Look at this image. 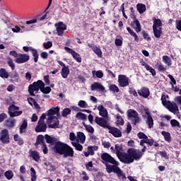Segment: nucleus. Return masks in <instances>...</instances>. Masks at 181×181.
<instances>
[{
  "label": "nucleus",
  "instance_id": "nucleus-11",
  "mask_svg": "<svg viewBox=\"0 0 181 181\" xmlns=\"http://www.w3.org/2000/svg\"><path fill=\"white\" fill-rule=\"evenodd\" d=\"M30 59V57L28 54H19L18 57L15 59V62L17 63V64H23V63L29 62Z\"/></svg>",
  "mask_w": 181,
  "mask_h": 181
},
{
  "label": "nucleus",
  "instance_id": "nucleus-27",
  "mask_svg": "<svg viewBox=\"0 0 181 181\" xmlns=\"http://www.w3.org/2000/svg\"><path fill=\"white\" fill-rule=\"evenodd\" d=\"M41 144L42 146L45 145V144H46L45 143V136L42 134L37 136L35 146H37V145H41Z\"/></svg>",
  "mask_w": 181,
  "mask_h": 181
},
{
  "label": "nucleus",
  "instance_id": "nucleus-22",
  "mask_svg": "<svg viewBox=\"0 0 181 181\" xmlns=\"http://www.w3.org/2000/svg\"><path fill=\"white\" fill-rule=\"evenodd\" d=\"M145 144H148V146H153V139H141L140 141V146H145Z\"/></svg>",
  "mask_w": 181,
  "mask_h": 181
},
{
  "label": "nucleus",
  "instance_id": "nucleus-35",
  "mask_svg": "<svg viewBox=\"0 0 181 181\" xmlns=\"http://www.w3.org/2000/svg\"><path fill=\"white\" fill-rule=\"evenodd\" d=\"M26 128H28V120L24 119L20 127V129H19L20 134H23V132H25V129H26Z\"/></svg>",
  "mask_w": 181,
  "mask_h": 181
},
{
  "label": "nucleus",
  "instance_id": "nucleus-44",
  "mask_svg": "<svg viewBox=\"0 0 181 181\" xmlns=\"http://www.w3.org/2000/svg\"><path fill=\"white\" fill-rule=\"evenodd\" d=\"M77 137L81 141V144H84L86 142V134H84V133L81 132H78Z\"/></svg>",
  "mask_w": 181,
  "mask_h": 181
},
{
  "label": "nucleus",
  "instance_id": "nucleus-42",
  "mask_svg": "<svg viewBox=\"0 0 181 181\" xmlns=\"http://www.w3.org/2000/svg\"><path fill=\"white\" fill-rule=\"evenodd\" d=\"M83 125L84 128L86 129V131L89 132V134H94V127H93V126L87 124L84 122H83Z\"/></svg>",
  "mask_w": 181,
  "mask_h": 181
},
{
  "label": "nucleus",
  "instance_id": "nucleus-59",
  "mask_svg": "<svg viewBox=\"0 0 181 181\" xmlns=\"http://www.w3.org/2000/svg\"><path fill=\"white\" fill-rule=\"evenodd\" d=\"M137 136H138L139 139H148V136H146V134H145V133H144V132H139L137 134Z\"/></svg>",
  "mask_w": 181,
  "mask_h": 181
},
{
  "label": "nucleus",
  "instance_id": "nucleus-37",
  "mask_svg": "<svg viewBox=\"0 0 181 181\" xmlns=\"http://www.w3.org/2000/svg\"><path fill=\"white\" fill-rule=\"evenodd\" d=\"M30 157L33 158V160H35V162H39V159H40L39 152L36 151H33L30 153Z\"/></svg>",
  "mask_w": 181,
  "mask_h": 181
},
{
  "label": "nucleus",
  "instance_id": "nucleus-30",
  "mask_svg": "<svg viewBox=\"0 0 181 181\" xmlns=\"http://www.w3.org/2000/svg\"><path fill=\"white\" fill-rule=\"evenodd\" d=\"M127 30L129 33V35H131V36L134 37V41L138 43L139 42V37H138V35H136V33L132 30L129 27L127 28Z\"/></svg>",
  "mask_w": 181,
  "mask_h": 181
},
{
  "label": "nucleus",
  "instance_id": "nucleus-15",
  "mask_svg": "<svg viewBox=\"0 0 181 181\" xmlns=\"http://www.w3.org/2000/svg\"><path fill=\"white\" fill-rule=\"evenodd\" d=\"M107 129L109 130V134L113 135L115 138H121V136H122V132L117 127L109 126Z\"/></svg>",
  "mask_w": 181,
  "mask_h": 181
},
{
  "label": "nucleus",
  "instance_id": "nucleus-6",
  "mask_svg": "<svg viewBox=\"0 0 181 181\" xmlns=\"http://www.w3.org/2000/svg\"><path fill=\"white\" fill-rule=\"evenodd\" d=\"M66 146L67 144L58 141H57L52 149L54 152H55V153H58L59 155H63V152H64V149Z\"/></svg>",
  "mask_w": 181,
  "mask_h": 181
},
{
  "label": "nucleus",
  "instance_id": "nucleus-32",
  "mask_svg": "<svg viewBox=\"0 0 181 181\" xmlns=\"http://www.w3.org/2000/svg\"><path fill=\"white\" fill-rule=\"evenodd\" d=\"M61 74L63 78H66L69 74H70V69H69V66L62 67Z\"/></svg>",
  "mask_w": 181,
  "mask_h": 181
},
{
  "label": "nucleus",
  "instance_id": "nucleus-26",
  "mask_svg": "<svg viewBox=\"0 0 181 181\" xmlns=\"http://www.w3.org/2000/svg\"><path fill=\"white\" fill-rule=\"evenodd\" d=\"M153 29L162 28V25L163 24L162 23V21H160V19L153 18Z\"/></svg>",
  "mask_w": 181,
  "mask_h": 181
},
{
  "label": "nucleus",
  "instance_id": "nucleus-21",
  "mask_svg": "<svg viewBox=\"0 0 181 181\" xmlns=\"http://www.w3.org/2000/svg\"><path fill=\"white\" fill-rule=\"evenodd\" d=\"M45 139L47 144H50L51 145L55 146L56 144L57 143V138L53 136L52 137L49 134H45Z\"/></svg>",
  "mask_w": 181,
  "mask_h": 181
},
{
  "label": "nucleus",
  "instance_id": "nucleus-49",
  "mask_svg": "<svg viewBox=\"0 0 181 181\" xmlns=\"http://www.w3.org/2000/svg\"><path fill=\"white\" fill-rule=\"evenodd\" d=\"M141 35L144 40H146L147 42H151L152 40V38H151V36H149V34L146 30H143Z\"/></svg>",
  "mask_w": 181,
  "mask_h": 181
},
{
  "label": "nucleus",
  "instance_id": "nucleus-25",
  "mask_svg": "<svg viewBox=\"0 0 181 181\" xmlns=\"http://www.w3.org/2000/svg\"><path fill=\"white\" fill-rule=\"evenodd\" d=\"M170 125L173 128H177V131H181V124L177 119H173L170 120Z\"/></svg>",
  "mask_w": 181,
  "mask_h": 181
},
{
  "label": "nucleus",
  "instance_id": "nucleus-63",
  "mask_svg": "<svg viewBox=\"0 0 181 181\" xmlns=\"http://www.w3.org/2000/svg\"><path fill=\"white\" fill-rule=\"evenodd\" d=\"M129 94H132L134 97H138V93H136V90L134 88H129Z\"/></svg>",
  "mask_w": 181,
  "mask_h": 181
},
{
  "label": "nucleus",
  "instance_id": "nucleus-23",
  "mask_svg": "<svg viewBox=\"0 0 181 181\" xmlns=\"http://www.w3.org/2000/svg\"><path fill=\"white\" fill-rule=\"evenodd\" d=\"M98 110L99 111V115H100V117L105 118V117L108 115V112L107 111V109H105L103 105H99L98 107Z\"/></svg>",
  "mask_w": 181,
  "mask_h": 181
},
{
  "label": "nucleus",
  "instance_id": "nucleus-56",
  "mask_svg": "<svg viewBox=\"0 0 181 181\" xmlns=\"http://www.w3.org/2000/svg\"><path fill=\"white\" fill-rule=\"evenodd\" d=\"M60 122L59 120L55 121L53 124H49V128H52L53 129H56V128H59V125Z\"/></svg>",
  "mask_w": 181,
  "mask_h": 181
},
{
  "label": "nucleus",
  "instance_id": "nucleus-38",
  "mask_svg": "<svg viewBox=\"0 0 181 181\" xmlns=\"http://www.w3.org/2000/svg\"><path fill=\"white\" fill-rule=\"evenodd\" d=\"M13 139L15 142H18V144L20 145V146H22L25 142L23 141V139L19 136V134H15L13 136Z\"/></svg>",
  "mask_w": 181,
  "mask_h": 181
},
{
  "label": "nucleus",
  "instance_id": "nucleus-39",
  "mask_svg": "<svg viewBox=\"0 0 181 181\" xmlns=\"http://www.w3.org/2000/svg\"><path fill=\"white\" fill-rule=\"evenodd\" d=\"M0 77L1 78H9V74L6 71V69L4 68L0 69Z\"/></svg>",
  "mask_w": 181,
  "mask_h": 181
},
{
  "label": "nucleus",
  "instance_id": "nucleus-41",
  "mask_svg": "<svg viewBox=\"0 0 181 181\" xmlns=\"http://www.w3.org/2000/svg\"><path fill=\"white\" fill-rule=\"evenodd\" d=\"M29 104L32 105V107H35V110H40V106L33 98H30V101H28Z\"/></svg>",
  "mask_w": 181,
  "mask_h": 181
},
{
  "label": "nucleus",
  "instance_id": "nucleus-45",
  "mask_svg": "<svg viewBox=\"0 0 181 181\" xmlns=\"http://www.w3.org/2000/svg\"><path fill=\"white\" fill-rule=\"evenodd\" d=\"M163 62H164L165 64H167V66L172 64V59L168 55L163 56Z\"/></svg>",
  "mask_w": 181,
  "mask_h": 181
},
{
  "label": "nucleus",
  "instance_id": "nucleus-43",
  "mask_svg": "<svg viewBox=\"0 0 181 181\" xmlns=\"http://www.w3.org/2000/svg\"><path fill=\"white\" fill-rule=\"evenodd\" d=\"M136 8H137V11L140 13H144V12H145V11H146V6H145V4H137Z\"/></svg>",
  "mask_w": 181,
  "mask_h": 181
},
{
  "label": "nucleus",
  "instance_id": "nucleus-28",
  "mask_svg": "<svg viewBox=\"0 0 181 181\" xmlns=\"http://www.w3.org/2000/svg\"><path fill=\"white\" fill-rule=\"evenodd\" d=\"M161 135L164 136V139L165 141H166V142H168V144H170V142H172V136L168 132L163 131L161 132Z\"/></svg>",
  "mask_w": 181,
  "mask_h": 181
},
{
  "label": "nucleus",
  "instance_id": "nucleus-20",
  "mask_svg": "<svg viewBox=\"0 0 181 181\" xmlns=\"http://www.w3.org/2000/svg\"><path fill=\"white\" fill-rule=\"evenodd\" d=\"M88 47L92 49L93 52L97 54L98 57H103V52L101 51V49L98 47L97 45L95 44H90L88 43Z\"/></svg>",
  "mask_w": 181,
  "mask_h": 181
},
{
  "label": "nucleus",
  "instance_id": "nucleus-61",
  "mask_svg": "<svg viewBox=\"0 0 181 181\" xmlns=\"http://www.w3.org/2000/svg\"><path fill=\"white\" fill-rule=\"evenodd\" d=\"M46 18H47V13H46L45 14L42 15V16H37L36 18L37 19V21H45V19H46Z\"/></svg>",
  "mask_w": 181,
  "mask_h": 181
},
{
  "label": "nucleus",
  "instance_id": "nucleus-47",
  "mask_svg": "<svg viewBox=\"0 0 181 181\" xmlns=\"http://www.w3.org/2000/svg\"><path fill=\"white\" fill-rule=\"evenodd\" d=\"M4 176L7 179V180H11L13 177V172L9 170L4 173Z\"/></svg>",
  "mask_w": 181,
  "mask_h": 181
},
{
  "label": "nucleus",
  "instance_id": "nucleus-1",
  "mask_svg": "<svg viewBox=\"0 0 181 181\" xmlns=\"http://www.w3.org/2000/svg\"><path fill=\"white\" fill-rule=\"evenodd\" d=\"M115 149L116 155L122 163L129 165L134 163V160H140L142 158V153L139 149L130 148L127 150V153L121 152L122 151V146L119 144H115Z\"/></svg>",
  "mask_w": 181,
  "mask_h": 181
},
{
  "label": "nucleus",
  "instance_id": "nucleus-5",
  "mask_svg": "<svg viewBox=\"0 0 181 181\" xmlns=\"http://www.w3.org/2000/svg\"><path fill=\"white\" fill-rule=\"evenodd\" d=\"M139 115L138 112L134 110H129L127 111V117L130 121H132V125H136V124H139L141 119H139Z\"/></svg>",
  "mask_w": 181,
  "mask_h": 181
},
{
  "label": "nucleus",
  "instance_id": "nucleus-62",
  "mask_svg": "<svg viewBox=\"0 0 181 181\" xmlns=\"http://www.w3.org/2000/svg\"><path fill=\"white\" fill-rule=\"evenodd\" d=\"M41 59H43V60H47L49 58V54L46 52H42L40 54Z\"/></svg>",
  "mask_w": 181,
  "mask_h": 181
},
{
  "label": "nucleus",
  "instance_id": "nucleus-46",
  "mask_svg": "<svg viewBox=\"0 0 181 181\" xmlns=\"http://www.w3.org/2000/svg\"><path fill=\"white\" fill-rule=\"evenodd\" d=\"M146 124L148 126V128H153V119L151 116V115H148L147 116V122Z\"/></svg>",
  "mask_w": 181,
  "mask_h": 181
},
{
  "label": "nucleus",
  "instance_id": "nucleus-17",
  "mask_svg": "<svg viewBox=\"0 0 181 181\" xmlns=\"http://www.w3.org/2000/svg\"><path fill=\"white\" fill-rule=\"evenodd\" d=\"M132 25L136 33H139L142 30V27H141V23H139V20L136 18V16H134L133 17V22L132 23Z\"/></svg>",
  "mask_w": 181,
  "mask_h": 181
},
{
  "label": "nucleus",
  "instance_id": "nucleus-51",
  "mask_svg": "<svg viewBox=\"0 0 181 181\" xmlns=\"http://www.w3.org/2000/svg\"><path fill=\"white\" fill-rule=\"evenodd\" d=\"M110 91H112V93H119V88L115 84H112L109 86Z\"/></svg>",
  "mask_w": 181,
  "mask_h": 181
},
{
  "label": "nucleus",
  "instance_id": "nucleus-36",
  "mask_svg": "<svg viewBox=\"0 0 181 181\" xmlns=\"http://www.w3.org/2000/svg\"><path fill=\"white\" fill-rule=\"evenodd\" d=\"M15 124H16V119H6L5 121V125L8 128H13V127H15Z\"/></svg>",
  "mask_w": 181,
  "mask_h": 181
},
{
  "label": "nucleus",
  "instance_id": "nucleus-34",
  "mask_svg": "<svg viewBox=\"0 0 181 181\" xmlns=\"http://www.w3.org/2000/svg\"><path fill=\"white\" fill-rule=\"evenodd\" d=\"M153 32L155 37H156L157 39H159V37L162 36V28H153Z\"/></svg>",
  "mask_w": 181,
  "mask_h": 181
},
{
  "label": "nucleus",
  "instance_id": "nucleus-2",
  "mask_svg": "<svg viewBox=\"0 0 181 181\" xmlns=\"http://www.w3.org/2000/svg\"><path fill=\"white\" fill-rule=\"evenodd\" d=\"M166 98H169V95H161V103L162 105L165 107V108H167V110H168V111H170V112H173V114H174L175 115H176V114H180L179 112V107H177V105L174 103H172V102H170V100H166Z\"/></svg>",
  "mask_w": 181,
  "mask_h": 181
},
{
  "label": "nucleus",
  "instance_id": "nucleus-29",
  "mask_svg": "<svg viewBox=\"0 0 181 181\" xmlns=\"http://www.w3.org/2000/svg\"><path fill=\"white\" fill-rule=\"evenodd\" d=\"M127 30L129 33V35H131V36L134 37V41L138 43L139 42V37H138V35H136V33L132 30L129 27L127 28Z\"/></svg>",
  "mask_w": 181,
  "mask_h": 181
},
{
  "label": "nucleus",
  "instance_id": "nucleus-13",
  "mask_svg": "<svg viewBox=\"0 0 181 181\" xmlns=\"http://www.w3.org/2000/svg\"><path fill=\"white\" fill-rule=\"evenodd\" d=\"M95 122L97 124V125H99V127H102V128H107L110 127L108 124V121L107 119H104V117H100L98 116H96L95 118Z\"/></svg>",
  "mask_w": 181,
  "mask_h": 181
},
{
  "label": "nucleus",
  "instance_id": "nucleus-19",
  "mask_svg": "<svg viewBox=\"0 0 181 181\" xmlns=\"http://www.w3.org/2000/svg\"><path fill=\"white\" fill-rule=\"evenodd\" d=\"M137 93L139 95L143 97L144 98H148L149 95H151V91H149V88L146 87H143L141 90H138Z\"/></svg>",
  "mask_w": 181,
  "mask_h": 181
},
{
  "label": "nucleus",
  "instance_id": "nucleus-31",
  "mask_svg": "<svg viewBox=\"0 0 181 181\" xmlns=\"http://www.w3.org/2000/svg\"><path fill=\"white\" fill-rule=\"evenodd\" d=\"M11 83L16 84V83H19V74L18 72H15L14 74H11L10 75Z\"/></svg>",
  "mask_w": 181,
  "mask_h": 181
},
{
  "label": "nucleus",
  "instance_id": "nucleus-24",
  "mask_svg": "<svg viewBox=\"0 0 181 181\" xmlns=\"http://www.w3.org/2000/svg\"><path fill=\"white\" fill-rule=\"evenodd\" d=\"M56 114L59 116L60 115V107L59 106L56 107H52L48 110L47 115H56Z\"/></svg>",
  "mask_w": 181,
  "mask_h": 181
},
{
  "label": "nucleus",
  "instance_id": "nucleus-50",
  "mask_svg": "<svg viewBox=\"0 0 181 181\" xmlns=\"http://www.w3.org/2000/svg\"><path fill=\"white\" fill-rule=\"evenodd\" d=\"M70 114H71V109L66 107L64 108V110L62 112V117H64V118H66V117H67V115H70Z\"/></svg>",
  "mask_w": 181,
  "mask_h": 181
},
{
  "label": "nucleus",
  "instance_id": "nucleus-33",
  "mask_svg": "<svg viewBox=\"0 0 181 181\" xmlns=\"http://www.w3.org/2000/svg\"><path fill=\"white\" fill-rule=\"evenodd\" d=\"M31 52L33 57L34 63H37L39 62V52L36 49H31Z\"/></svg>",
  "mask_w": 181,
  "mask_h": 181
},
{
  "label": "nucleus",
  "instance_id": "nucleus-54",
  "mask_svg": "<svg viewBox=\"0 0 181 181\" xmlns=\"http://www.w3.org/2000/svg\"><path fill=\"white\" fill-rule=\"evenodd\" d=\"M156 67L158 68V71H166V68L161 64V62H160V64L157 62Z\"/></svg>",
  "mask_w": 181,
  "mask_h": 181
},
{
  "label": "nucleus",
  "instance_id": "nucleus-3",
  "mask_svg": "<svg viewBox=\"0 0 181 181\" xmlns=\"http://www.w3.org/2000/svg\"><path fill=\"white\" fill-rule=\"evenodd\" d=\"M119 163H117L115 165H109L106 166V170L108 173H116L117 176V179L119 180H127V176L125 175V173H124V171L118 167Z\"/></svg>",
  "mask_w": 181,
  "mask_h": 181
},
{
  "label": "nucleus",
  "instance_id": "nucleus-48",
  "mask_svg": "<svg viewBox=\"0 0 181 181\" xmlns=\"http://www.w3.org/2000/svg\"><path fill=\"white\" fill-rule=\"evenodd\" d=\"M71 145L72 146H74L76 151H78L79 152H81V151H83V146L80 144V143L71 142Z\"/></svg>",
  "mask_w": 181,
  "mask_h": 181
},
{
  "label": "nucleus",
  "instance_id": "nucleus-64",
  "mask_svg": "<svg viewBox=\"0 0 181 181\" xmlns=\"http://www.w3.org/2000/svg\"><path fill=\"white\" fill-rule=\"evenodd\" d=\"M176 28L177 30L181 32V19L176 21Z\"/></svg>",
  "mask_w": 181,
  "mask_h": 181
},
{
  "label": "nucleus",
  "instance_id": "nucleus-40",
  "mask_svg": "<svg viewBox=\"0 0 181 181\" xmlns=\"http://www.w3.org/2000/svg\"><path fill=\"white\" fill-rule=\"evenodd\" d=\"M75 117L76 119H82V121H86L87 119V115L81 112L76 113Z\"/></svg>",
  "mask_w": 181,
  "mask_h": 181
},
{
  "label": "nucleus",
  "instance_id": "nucleus-4",
  "mask_svg": "<svg viewBox=\"0 0 181 181\" xmlns=\"http://www.w3.org/2000/svg\"><path fill=\"white\" fill-rule=\"evenodd\" d=\"M45 87V82L42 80L33 82V84H30L28 86V93L30 95L35 97V91H42V88Z\"/></svg>",
  "mask_w": 181,
  "mask_h": 181
},
{
  "label": "nucleus",
  "instance_id": "nucleus-60",
  "mask_svg": "<svg viewBox=\"0 0 181 181\" xmlns=\"http://www.w3.org/2000/svg\"><path fill=\"white\" fill-rule=\"evenodd\" d=\"M43 46L45 49H50V47L53 46V43L52 42V41H48L47 42H44Z\"/></svg>",
  "mask_w": 181,
  "mask_h": 181
},
{
  "label": "nucleus",
  "instance_id": "nucleus-58",
  "mask_svg": "<svg viewBox=\"0 0 181 181\" xmlns=\"http://www.w3.org/2000/svg\"><path fill=\"white\" fill-rule=\"evenodd\" d=\"M9 67H11V70H15L16 69V66H15V63H13V60L12 59H8V62H7Z\"/></svg>",
  "mask_w": 181,
  "mask_h": 181
},
{
  "label": "nucleus",
  "instance_id": "nucleus-8",
  "mask_svg": "<svg viewBox=\"0 0 181 181\" xmlns=\"http://www.w3.org/2000/svg\"><path fill=\"white\" fill-rule=\"evenodd\" d=\"M101 160L108 163H112V165H115L117 164L118 161L111 156L108 153H103L100 156Z\"/></svg>",
  "mask_w": 181,
  "mask_h": 181
},
{
  "label": "nucleus",
  "instance_id": "nucleus-57",
  "mask_svg": "<svg viewBox=\"0 0 181 181\" xmlns=\"http://www.w3.org/2000/svg\"><path fill=\"white\" fill-rule=\"evenodd\" d=\"M146 70H147V71H150L152 76H156V71L150 65L146 66Z\"/></svg>",
  "mask_w": 181,
  "mask_h": 181
},
{
  "label": "nucleus",
  "instance_id": "nucleus-55",
  "mask_svg": "<svg viewBox=\"0 0 181 181\" xmlns=\"http://www.w3.org/2000/svg\"><path fill=\"white\" fill-rule=\"evenodd\" d=\"M52 91V88L49 86L47 87H42V88H41V93H42L43 94H49L50 93V92Z\"/></svg>",
  "mask_w": 181,
  "mask_h": 181
},
{
  "label": "nucleus",
  "instance_id": "nucleus-14",
  "mask_svg": "<svg viewBox=\"0 0 181 181\" xmlns=\"http://www.w3.org/2000/svg\"><path fill=\"white\" fill-rule=\"evenodd\" d=\"M91 91H101L102 93H105V87L101 84L100 82H94L90 86Z\"/></svg>",
  "mask_w": 181,
  "mask_h": 181
},
{
  "label": "nucleus",
  "instance_id": "nucleus-52",
  "mask_svg": "<svg viewBox=\"0 0 181 181\" xmlns=\"http://www.w3.org/2000/svg\"><path fill=\"white\" fill-rule=\"evenodd\" d=\"M92 74H95L98 78H103V77H104V73H103V71H93Z\"/></svg>",
  "mask_w": 181,
  "mask_h": 181
},
{
  "label": "nucleus",
  "instance_id": "nucleus-7",
  "mask_svg": "<svg viewBox=\"0 0 181 181\" xmlns=\"http://www.w3.org/2000/svg\"><path fill=\"white\" fill-rule=\"evenodd\" d=\"M57 36H64V30H67V25L63 22L59 21L54 24Z\"/></svg>",
  "mask_w": 181,
  "mask_h": 181
},
{
  "label": "nucleus",
  "instance_id": "nucleus-16",
  "mask_svg": "<svg viewBox=\"0 0 181 181\" xmlns=\"http://www.w3.org/2000/svg\"><path fill=\"white\" fill-rule=\"evenodd\" d=\"M62 155L64 156V158H73V156H74V150H73V148L69 146V144H66Z\"/></svg>",
  "mask_w": 181,
  "mask_h": 181
},
{
  "label": "nucleus",
  "instance_id": "nucleus-53",
  "mask_svg": "<svg viewBox=\"0 0 181 181\" xmlns=\"http://www.w3.org/2000/svg\"><path fill=\"white\" fill-rule=\"evenodd\" d=\"M78 107L80 108H87L88 107V104H87V102L86 100H79L78 103Z\"/></svg>",
  "mask_w": 181,
  "mask_h": 181
},
{
  "label": "nucleus",
  "instance_id": "nucleus-10",
  "mask_svg": "<svg viewBox=\"0 0 181 181\" xmlns=\"http://www.w3.org/2000/svg\"><path fill=\"white\" fill-rule=\"evenodd\" d=\"M0 141L2 144H9L11 141L9 140V132L8 129H4L0 132Z\"/></svg>",
  "mask_w": 181,
  "mask_h": 181
},
{
  "label": "nucleus",
  "instance_id": "nucleus-12",
  "mask_svg": "<svg viewBox=\"0 0 181 181\" xmlns=\"http://www.w3.org/2000/svg\"><path fill=\"white\" fill-rule=\"evenodd\" d=\"M118 83L120 87H128L129 86V78L125 75H119Z\"/></svg>",
  "mask_w": 181,
  "mask_h": 181
},
{
  "label": "nucleus",
  "instance_id": "nucleus-9",
  "mask_svg": "<svg viewBox=\"0 0 181 181\" xmlns=\"http://www.w3.org/2000/svg\"><path fill=\"white\" fill-rule=\"evenodd\" d=\"M64 50H66L67 53L71 54L73 59H74L77 63H81V57L80 56V54L77 53L76 51L69 47H64Z\"/></svg>",
  "mask_w": 181,
  "mask_h": 181
},
{
  "label": "nucleus",
  "instance_id": "nucleus-18",
  "mask_svg": "<svg viewBox=\"0 0 181 181\" xmlns=\"http://www.w3.org/2000/svg\"><path fill=\"white\" fill-rule=\"evenodd\" d=\"M47 125L45 122L38 121L37 126L35 128V132H46Z\"/></svg>",
  "mask_w": 181,
  "mask_h": 181
}]
</instances>
